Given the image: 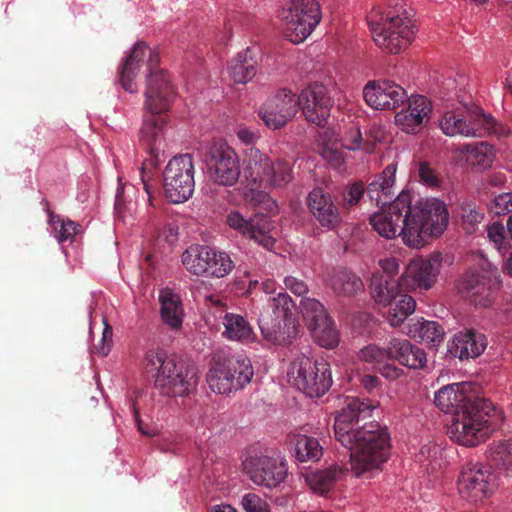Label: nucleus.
I'll return each instance as SVG.
<instances>
[{"label":"nucleus","mask_w":512,"mask_h":512,"mask_svg":"<svg viewBox=\"0 0 512 512\" xmlns=\"http://www.w3.org/2000/svg\"><path fill=\"white\" fill-rule=\"evenodd\" d=\"M159 59V52L156 48L150 47L145 42H137L119 71L120 84L124 90L130 93L137 91L135 80L140 69L146 67L149 71L145 92V109L148 114L144 118L141 139L155 158L164 147L167 121L163 113L168 110L174 95L167 72L156 69Z\"/></svg>","instance_id":"f257e3e1"},{"label":"nucleus","mask_w":512,"mask_h":512,"mask_svg":"<svg viewBox=\"0 0 512 512\" xmlns=\"http://www.w3.org/2000/svg\"><path fill=\"white\" fill-rule=\"evenodd\" d=\"M449 213L446 204L437 198L413 202L409 191H402L388 205L372 213L369 222L381 237L401 236L405 245L421 248L430 236H439L447 228Z\"/></svg>","instance_id":"f03ea898"},{"label":"nucleus","mask_w":512,"mask_h":512,"mask_svg":"<svg viewBox=\"0 0 512 512\" xmlns=\"http://www.w3.org/2000/svg\"><path fill=\"white\" fill-rule=\"evenodd\" d=\"M373 406L357 398H348L336 416V439L350 451V468L358 478L369 479L381 470L390 455V437L386 429L370 424L356 428L360 419L369 417Z\"/></svg>","instance_id":"7ed1b4c3"},{"label":"nucleus","mask_w":512,"mask_h":512,"mask_svg":"<svg viewBox=\"0 0 512 512\" xmlns=\"http://www.w3.org/2000/svg\"><path fill=\"white\" fill-rule=\"evenodd\" d=\"M242 174L246 201L255 205L262 204L269 210L276 206L270 198V192L285 187L293 179L292 167L287 161L273 159L255 147L244 152Z\"/></svg>","instance_id":"20e7f679"},{"label":"nucleus","mask_w":512,"mask_h":512,"mask_svg":"<svg viewBox=\"0 0 512 512\" xmlns=\"http://www.w3.org/2000/svg\"><path fill=\"white\" fill-rule=\"evenodd\" d=\"M366 21L377 47L390 54H399L414 41L416 28L403 8L374 6Z\"/></svg>","instance_id":"39448f33"},{"label":"nucleus","mask_w":512,"mask_h":512,"mask_svg":"<svg viewBox=\"0 0 512 512\" xmlns=\"http://www.w3.org/2000/svg\"><path fill=\"white\" fill-rule=\"evenodd\" d=\"M146 369H157L155 387L162 395L184 397L196 390L199 383L194 365L167 357L164 353L150 350L145 354Z\"/></svg>","instance_id":"423d86ee"},{"label":"nucleus","mask_w":512,"mask_h":512,"mask_svg":"<svg viewBox=\"0 0 512 512\" xmlns=\"http://www.w3.org/2000/svg\"><path fill=\"white\" fill-rule=\"evenodd\" d=\"M495 414L496 408L490 401L474 399V403L454 412L448 427L449 437L463 446H477L489 436Z\"/></svg>","instance_id":"0eeeda50"},{"label":"nucleus","mask_w":512,"mask_h":512,"mask_svg":"<svg viewBox=\"0 0 512 512\" xmlns=\"http://www.w3.org/2000/svg\"><path fill=\"white\" fill-rule=\"evenodd\" d=\"M277 20L285 39L303 43L322 20L321 5L318 0H287L277 12Z\"/></svg>","instance_id":"6e6552de"},{"label":"nucleus","mask_w":512,"mask_h":512,"mask_svg":"<svg viewBox=\"0 0 512 512\" xmlns=\"http://www.w3.org/2000/svg\"><path fill=\"white\" fill-rule=\"evenodd\" d=\"M286 378L290 385L309 397H321L332 385L329 364L305 354H300L291 361Z\"/></svg>","instance_id":"1a4fd4ad"},{"label":"nucleus","mask_w":512,"mask_h":512,"mask_svg":"<svg viewBox=\"0 0 512 512\" xmlns=\"http://www.w3.org/2000/svg\"><path fill=\"white\" fill-rule=\"evenodd\" d=\"M254 375L251 360L245 356L214 359L206 375L209 389L228 396L243 389Z\"/></svg>","instance_id":"9d476101"},{"label":"nucleus","mask_w":512,"mask_h":512,"mask_svg":"<svg viewBox=\"0 0 512 512\" xmlns=\"http://www.w3.org/2000/svg\"><path fill=\"white\" fill-rule=\"evenodd\" d=\"M502 281L497 268L482 257L479 269L469 268L459 278L457 291L469 298L477 307H490L495 300V291L501 287Z\"/></svg>","instance_id":"9b49d317"},{"label":"nucleus","mask_w":512,"mask_h":512,"mask_svg":"<svg viewBox=\"0 0 512 512\" xmlns=\"http://www.w3.org/2000/svg\"><path fill=\"white\" fill-rule=\"evenodd\" d=\"M242 468L251 482L267 489L277 488L288 475L286 459L273 449L251 452L242 461Z\"/></svg>","instance_id":"f8f14e48"},{"label":"nucleus","mask_w":512,"mask_h":512,"mask_svg":"<svg viewBox=\"0 0 512 512\" xmlns=\"http://www.w3.org/2000/svg\"><path fill=\"white\" fill-rule=\"evenodd\" d=\"M448 254L435 251L427 257H415L409 261L400 277V285L405 290H430L438 282L445 268L452 265Z\"/></svg>","instance_id":"ddd939ff"},{"label":"nucleus","mask_w":512,"mask_h":512,"mask_svg":"<svg viewBox=\"0 0 512 512\" xmlns=\"http://www.w3.org/2000/svg\"><path fill=\"white\" fill-rule=\"evenodd\" d=\"M291 297L279 292L267 299V307L259 315V328L263 337L272 343H282L289 336V325L294 326L291 316Z\"/></svg>","instance_id":"4468645a"},{"label":"nucleus","mask_w":512,"mask_h":512,"mask_svg":"<svg viewBox=\"0 0 512 512\" xmlns=\"http://www.w3.org/2000/svg\"><path fill=\"white\" fill-rule=\"evenodd\" d=\"M194 164L190 155L172 158L163 173L166 197L172 203H182L191 197L194 187Z\"/></svg>","instance_id":"2eb2a0df"},{"label":"nucleus","mask_w":512,"mask_h":512,"mask_svg":"<svg viewBox=\"0 0 512 512\" xmlns=\"http://www.w3.org/2000/svg\"><path fill=\"white\" fill-rule=\"evenodd\" d=\"M209 180L219 186H234L241 175V166L236 151L226 143L214 144L206 157Z\"/></svg>","instance_id":"dca6fc26"},{"label":"nucleus","mask_w":512,"mask_h":512,"mask_svg":"<svg viewBox=\"0 0 512 512\" xmlns=\"http://www.w3.org/2000/svg\"><path fill=\"white\" fill-rule=\"evenodd\" d=\"M457 487L463 500L476 504L494 492L495 476L489 467L480 463H469L462 468Z\"/></svg>","instance_id":"f3484780"},{"label":"nucleus","mask_w":512,"mask_h":512,"mask_svg":"<svg viewBox=\"0 0 512 512\" xmlns=\"http://www.w3.org/2000/svg\"><path fill=\"white\" fill-rule=\"evenodd\" d=\"M362 96L366 105L373 110L393 111L405 103L407 91L393 80L374 79L364 85Z\"/></svg>","instance_id":"a211bd4d"},{"label":"nucleus","mask_w":512,"mask_h":512,"mask_svg":"<svg viewBox=\"0 0 512 512\" xmlns=\"http://www.w3.org/2000/svg\"><path fill=\"white\" fill-rule=\"evenodd\" d=\"M297 111V96L287 89H280L262 104L259 116L267 127L279 129L285 126Z\"/></svg>","instance_id":"6ab92c4d"},{"label":"nucleus","mask_w":512,"mask_h":512,"mask_svg":"<svg viewBox=\"0 0 512 512\" xmlns=\"http://www.w3.org/2000/svg\"><path fill=\"white\" fill-rule=\"evenodd\" d=\"M227 225L247 237L263 248L271 250L274 247L275 239L270 234L272 223L263 214H256L253 217L245 218L239 211L232 210L226 217Z\"/></svg>","instance_id":"aec40b11"},{"label":"nucleus","mask_w":512,"mask_h":512,"mask_svg":"<svg viewBox=\"0 0 512 512\" xmlns=\"http://www.w3.org/2000/svg\"><path fill=\"white\" fill-rule=\"evenodd\" d=\"M361 132L358 127H349L339 140L332 130H325L319 134L318 147L321 156L335 169H340L344 158L340 147L355 150L360 147Z\"/></svg>","instance_id":"412c9836"},{"label":"nucleus","mask_w":512,"mask_h":512,"mask_svg":"<svg viewBox=\"0 0 512 512\" xmlns=\"http://www.w3.org/2000/svg\"><path fill=\"white\" fill-rule=\"evenodd\" d=\"M305 119L316 126H324L330 116L331 98L326 86L313 83L297 97Z\"/></svg>","instance_id":"4be33fe9"},{"label":"nucleus","mask_w":512,"mask_h":512,"mask_svg":"<svg viewBox=\"0 0 512 512\" xmlns=\"http://www.w3.org/2000/svg\"><path fill=\"white\" fill-rule=\"evenodd\" d=\"M407 105L402 107L395 116V125L406 134H417L429 122L432 104L422 95L407 96Z\"/></svg>","instance_id":"5701e85b"},{"label":"nucleus","mask_w":512,"mask_h":512,"mask_svg":"<svg viewBox=\"0 0 512 512\" xmlns=\"http://www.w3.org/2000/svg\"><path fill=\"white\" fill-rule=\"evenodd\" d=\"M447 347L448 352L460 360L473 359L485 351L487 338L474 329H464L452 336Z\"/></svg>","instance_id":"b1692460"},{"label":"nucleus","mask_w":512,"mask_h":512,"mask_svg":"<svg viewBox=\"0 0 512 512\" xmlns=\"http://www.w3.org/2000/svg\"><path fill=\"white\" fill-rule=\"evenodd\" d=\"M480 397L472 393L471 385L468 383H453L440 388L434 397L436 406L443 412H456L462 406L474 403V399Z\"/></svg>","instance_id":"393cba45"},{"label":"nucleus","mask_w":512,"mask_h":512,"mask_svg":"<svg viewBox=\"0 0 512 512\" xmlns=\"http://www.w3.org/2000/svg\"><path fill=\"white\" fill-rule=\"evenodd\" d=\"M388 359L409 369L419 370L427 365L426 352L410 341L392 338L388 343Z\"/></svg>","instance_id":"a878e982"},{"label":"nucleus","mask_w":512,"mask_h":512,"mask_svg":"<svg viewBox=\"0 0 512 512\" xmlns=\"http://www.w3.org/2000/svg\"><path fill=\"white\" fill-rule=\"evenodd\" d=\"M463 158L465 162L488 169L496 159V150L493 145L487 142H477L458 146L452 150V161L458 164Z\"/></svg>","instance_id":"bb28decb"},{"label":"nucleus","mask_w":512,"mask_h":512,"mask_svg":"<svg viewBox=\"0 0 512 512\" xmlns=\"http://www.w3.org/2000/svg\"><path fill=\"white\" fill-rule=\"evenodd\" d=\"M307 204L311 213L322 226L332 229L339 223L338 211L330 196L325 194L322 189L312 190L308 195Z\"/></svg>","instance_id":"cd10ccee"},{"label":"nucleus","mask_w":512,"mask_h":512,"mask_svg":"<svg viewBox=\"0 0 512 512\" xmlns=\"http://www.w3.org/2000/svg\"><path fill=\"white\" fill-rule=\"evenodd\" d=\"M404 333L411 339L431 347H438L444 339V329L435 321L412 319L404 327Z\"/></svg>","instance_id":"c85d7f7f"},{"label":"nucleus","mask_w":512,"mask_h":512,"mask_svg":"<svg viewBox=\"0 0 512 512\" xmlns=\"http://www.w3.org/2000/svg\"><path fill=\"white\" fill-rule=\"evenodd\" d=\"M466 138H482L491 133H499L496 120L478 106L465 109Z\"/></svg>","instance_id":"c756f323"},{"label":"nucleus","mask_w":512,"mask_h":512,"mask_svg":"<svg viewBox=\"0 0 512 512\" xmlns=\"http://www.w3.org/2000/svg\"><path fill=\"white\" fill-rule=\"evenodd\" d=\"M397 166L389 164L368 186V196L377 205H388L394 195Z\"/></svg>","instance_id":"7c9ffc66"},{"label":"nucleus","mask_w":512,"mask_h":512,"mask_svg":"<svg viewBox=\"0 0 512 512\" xmlns=\"http://www.w3.org/2000/svg\"><path fill=\"white\" fill-rule=\"evenodd\" d=\"M288 446L291 455L299 462H316L323 455V448L319 441L305 434H291L288 436Z\"/></svg>","instance_id":"2f4dec72"},{"label":"nucleus","mask_w":512,"mask_h":512,"mask_svg":"<svg viewBox=\"0 0 512 512\" xmlns=\"http://www.w3.org/2000/svg\"><path fill=\"white\" fill-rule=\"evenodd\" d=\"M159 301L161 304V317L165 324L172 329L181 327L184 311L180 296L169 288L160 291Z\"/></svg>","instance_id":"473e14b6"},{"label":"nucleus","mask_w":512,"mask_h":512,"mask_svg":"<svg viewBox=\"0 0 512 512\" xmlns=\"http://www.w3.org/2000/svg\"><path fill=\"white\" fill-rule=\"evenodd\" d=\"M223 336L231 341L251 343L256 340V334L249 322L239 314L226 313L222 320Z\"/></svg>","instance_id":"72a5a7b5"},{"label":"nucleus","mask_w":512,"mask_h":512,"mask_svg":"<svg viewBox=\"0 0 512 512\" xmlns=\"http://www.w3.org/2000/svg\"><path fill=\"white\" fill-rule=\"evenodd\" d=\"M210 247L208 245L193 244L181 254V263L192 275L205 277Z\"/></svg>","instance_id":"f704fd0d"},{"label":"nucleus","mask_w":512,"mask_h":512,"mask_svg":"<svg viewBox=\"0 0 512 512\" xmlns=\"http://www.w3.org/2000/svg\"><path fill=\"white\" fill-rule=\"evenodd\" d=\"M115 209L119 219L127 226H134L136 222L144 223L147 228L154 226L157 220L156 216L140 214L135 201L124 200L119 194L116 196Z\"/></svg>","instance_id":"c9c22d12"},{"label":"nucleus","mask_w":512,"mask_h":512,"mask_svg":"<svg viewBox=\"0 0 512 512\" xmlns=\"http://www.w3.org/2000/svg\"><path fill=\"white\" fill-rule=\"evenodd\" d=\"M342 469L332 466L324 470L311 471L305 474L307 485L316 493H327L339 479Z\"/></svg>","instance_id":"e433bc0d"},{"label":"nucleus","mask_w":512,"mask_h":512,"mask_svg":"<svg viewBox=\"0 0 512 512\" xmlns=\"http://www.w3.org/2000/svg\"><path fill=\"white\" fill-rule=\"evenodd\" d=\"M309 330L312 338L320 347L325 349H334L338 346L340 334L331 317H328L316 324L312 323Z\"/></svg>","instance_id":"4c0bfd02"},{"label":"nucleus","mask_w":512,"mask_h":512,"mask_svg":"<svg viewBox=\"0 0 512 512\" xmlns=\"http://www.w3.org/2000/svg\"><path fill=\"white\" fill-rule=\"evenodd\" d=\"M231 79L238 84H245L256 75V66L249 58V51H244L233 58L228 65Z\"/></svg>","instance_id":"58836bf2"},{"label":"nucleus","mask_w":512,"mask_h":512,"mask_svg":"<svg viewBox=\"0 0 512 512\" xmlns=\"http://www.w3.org/2000/svg\"><path fill=\"white\" fill-rule=\"evenodd\" d=\"M329 284L336 293L343 295H353L364 287L358 276L345 269L335 271L329 278Z\"/></svg>","instance_id":"ea45409f"},{"label":"nucleus","mask_w":512,"mask_h":512,"mask_svg":"<svg viewBox=\"0 0 512 512\" xmlns=\"http://www.w3.org/2000/svg\"><path fill=\"white\" fill-rule=\"evenodd\" d=\"M488 455L499 470L512 477V440H498L488 447Z\"/></svg>","instance_id":"a19ab883"},{"label":"nucleus","mask_w":512,"mask_h":512,"mask_svg":"<svg viewBox=\"0 0 512 512\" xmlns=\"http://www.w3.org/2000/svg\"><path fill=\"white\" fill-rule=\"evenodd\" d=\"M205 277L223 278L234 268V263L228 253L210 247L209 259L207 260Z\"/></svg>","instance_id":"79ce46f5"},{"label":"nucleus","mask_w":512,"mask_h":512,"mask_svg":"<svg viewBox=\"0 0 512 512\" xmlns=\"http://www.w3.org/2000/svg\"><path fill=\"white\" fill-rule=\"evenodd\" d=\"M397 287H401L400 280L398 282L384 279L381 275H374L371 280V295L376 303L387 306L397 296Z\"/></svg>","instance_id":"37998d69"},{"label":"nucleus","mask_w":512,"mask_h":512,"mask_svg":"<svg viewBox=\"0 0 512 512\" xmlns=\"http://www.w3.org/2000/svg\"><path fill=\"white\" fill-rule=\"evenodd\" d=\"M439 127L443 134L449 137H465V109H453L445 111L439 119Z\"/></svg>","instance_id":"c03bdc74"},{"label":"nucleus","mask_w":512,"mask_h":512,"mask_svg":"<svg viewBox=\"0 0 512 512\" xmlns=\"http://www.w3.org/2000/svg\"><path fill=\"white\" fill-rule=\"evenodd\" d=\"M48 223L51 227V234L59 243L72 242L75 235L80 231V226L77 223L61 219L55 215L49 217Z\"/></svg>","instance_id":"a18cd8bd"},{"label":"nucleus","mask_w":512,"mask_h":512,"mask_svg":"<svg viewBox=\"0 0 512 512\" xmlns=\"http://www.w3.org/2000/svg\"><path fill=\"white\" fill-rule=\"evenodd\" d=\"M416 308V301L410 295L403 294L393 307L390 308L387 319L391 326H400Z\"/></svg>","instance_id":"49530a36"},{"label":"nucleus","mask_w":512,"mask_h":512,"mask_svg":"<svg viewBox=\"0 0 512 512\" xmlns=\"http://www.w3.org/2000/svg\"><path fill=\"white\" fill-rule=\"evenodd\" d=\"M300 310L308 328L312 323L316 324L330 317L323 304L315 298H303L300 301Z\"/></svg>","instance_id":"de8ad7c7"},{"label":"nucleus","mask_w":512,"mask_h":512,"mask_svg":"<svg viewBox=\"0 0 512 512\" xmlns=\"http://www.w3.org/2000/svg\"><path fill=\"white\" fill-rule=\"evenodd\" d=\"M300 310L308 328L312 323L316 324L330 317L323 304L315 298H303L300 301Z\"/></svg>","instance_id":"09e8293b"},{"label":"nucleus","mask_w":512,"mask_h":512,"mask_svg":"<svg viewBox=\"0 0 512 512\" xmlns=\"http://www.w3.org/2000/svg\"><path fill=\"white\" fill-rule=\"evenodd\" d=\"M357 357L361 363L379 369L384 360L388 359V346L383 348L376 344L366 345L358 351Z\"/></svg>","instance_id":"8fccbe9b"},{"label":"nucleus","mask_w":512,"mask_h":512,"mask_svg":"<svg viewBox=\"0 0 512 512\" xmlns=\"http://www.w3.org/2000/svg\"><path fill=\"white\" fill-rule=\"evenodd\" d=\"M487 238L494 248L503 253L509 247L505 236V228L500 222H492L486 226Z\"/></svg>","instance_id":"3c124183"},{"label":"nucleus","mask_w":512,"mask_h":512,"mask_svg":"<svg viewBox=\"0 0 512 512\" xmlns=\"http://www.w3.org/2000/svg\"><path fill=\"white\" fill-rule=\"evenodd\" d=\"M484 214L472 205L463 207L462 224L468 233L475 231L476 226L483 221Z\"/></svg>","instance_id":"603ef678"},{"label":"nucleus","mask_w":512,"mask_h":512,"mask_svg":"<svg viewBox=\"0 0 512 512\" xmlns=\"http://www.w3.org/2000/svg\"><path fill=\"white\" fill-rule=\"evenodd\" d=\"M241 505L245 512H270L269 504L256 493L245 494Z\"/></svg>","instance_id":"864d4df0"},{"label":"nucleus","mask_w":512,"mask_h":512,"mask_svg":"<svg viewBox=\"0 0 512 512\" xmlns=\"http://www.w3.org/2000/svg\"><path fill=\"white\" fill-rule=\"evenodd\" d=\"M489 210L496 215H505L512 212V193H501L494 197L489 204Z\"/></svg>","instance_id":"5fc2aeb1"},{"label":"nucleus","mask_w":512,"mask_h":512,"mask_svg":"<svg viewBox=\"0 0 512 512\" xmlns=\"http://www.w3.org/2000/svg\"><path fill=\"white\" fill-rule=\"evenodd\" d=\"M418 177L419 181L427 187L435 188L440 185L439 176L426 162H420L418 164Z\"/></svg>","instance_id":"6e6d98bb"},{"label":"nucleus","mask_w":512,"mask_h":512,"mask_svg":"<svg viewBox=\"0 0 512 512\" xmlns=\"http://www.w3.org/2000/svg\"><path fill=\"white\" fill-rule=\"evenodd\" d=\"M113 342V331L112 328L104 322V328L102 331V337L100 343L95 346L97 352L103 356H106L111 349Z\"/></svg>","instance_id":"4d7b16f0"},{"label":"nucleus","mask_w":512,"mask_h":512,"mask_svg":"<svg viewBox=\"0 0 512 512\" xmlns=\"http://www.w3.org/2000/svg\"><path fill=\"white\" fill-rule=\"evenodd\" d=\"M442 456V449L434 443H428L422 446L419 452V460L435 461Z\"/></svg>","instance_id":"13d9d810"},{"label":"nucleus","mask_w":512,"mask_h":512,"mask_svg":"<svg viewBox=\"0 0 512 512\" xmlns=\"http://www.w3.org/2000/svg\"><path fill=\"white\" fill-rule=\"evenodd\" d=\"M284 285L286 289H288L297 296H303L308 292V287L306 283L303 280L293 276L285 277Z\"/></svg>","instance_id":"bf43d9fd"},{"label":"nucleus","mask_w":512,"mask_h":512,"mask_svg":"<svg viewBox=\"0 0 512 512\" xmlns=\"http://www.w3.org/2000/svg\"><path fill=\"white\" fill-rule=\"evenodd\" d=\"M379 266L382 272L389 278L399 273L400 264L395 257H385L379 260Z\"/></svg>","instance_id":"052dcab7"},{"label":"nucleus","mask_w":512,"mask_h":512,"mask_svg":"<svg viewBox=\"0 0 512 512\" xmlns=\"http://www.w3.org/2000/svg\"><path fill=\"white\" fill-rule=\"evenodd\" d=\"M378 370L384 378L392 381L404 376V371L392 363L382 364Z\"/></svg>","instance_id":"680f3d73"},{"label":"nucleus","mask_w":512,"mask_h":512,"mask_svg":"<svg viewBox=\"0 0 512 512\" xmlns=\"http://www.w3.org/2000/svg\"><path fill=\"white\" fill-rule=\"evenodd\" d=\"M237 138L245 145L254 144L259 139L257 131L239 126L235 131Z\"/></svg>","instance_id":"e2e57ef3"},{"label":"nucleus","mask_w":512,"mask_h":512,"mask_svg":"<svg viewBox=\"0 0 512 512\" xmlns=\"http://www.w3.org/2000/svg\"><path fill=\"white\" fill-rule=\"evenodd\" d=\"M157 238L161 241L174 245L178 240V228L174 224H167L163 230L159 232Z\"/></svg>","instance_id":"0e129e2a"},{"label":"nucleus","mask_w":512,"mask_h":512,"mask_svg":"<svg viewBox=\"0 0 512 512\" xmlns=\"http://www.w3.org/2000/svg\"><path fill=\"white\" fill-rule=\"evenodd\" d=\"M363 193H364L363 184L362 183H354L350 187L347 195H345V201L349 205L356 204L362 197Z\"/></svg>","instance_id":"69168bd1"},{"label":"nucleus","mask_w":512,"mask_h":512,"mask_svg":"<svg viewBox=\"0 0 512 512\" xmlns=\"http://www.w3.org/2000/svg\"><path fill=\"white\" fill-rule=\"evenodd\" d=\"M361 384L368 391H372L379 385V379L374 375H364L361 377Z\"/></svg>","instance_id":"338daca9"},{"label":"nucleus","mask_w":512,"mask_h":512,"mask_svg":"<svg viewBox=\"0 0 512 512\" xmlns=\"http://www.w3.org/2000/svg\"><path fill=\"white\" fill-rule=\"evenodd\" d=\"M502 271L504 274L512 277V251L509 255L503 260L502 263Z\"/></svg>","instance_id":"774afa93"}]
</instances>
